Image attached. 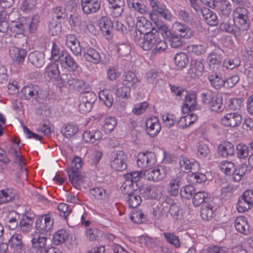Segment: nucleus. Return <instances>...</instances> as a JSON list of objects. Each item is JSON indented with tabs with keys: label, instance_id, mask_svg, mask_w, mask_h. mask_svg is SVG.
Returning <instances> with one entry per match:
<instances>
[{
	"label": "nucleus",
	"instance_id": "2",
	"mask_svg": "<svg viewBox=\"0 0 253 253\" xmlns=\"http://www.w3.org/2000/svg\"><path fill=\"white\" fill-rule=\"evenodd\" d=\"M149 5L152 10L149 13V17L152 21L156 23V16H159L167 21H171L173 15L167 5L160 3L157 0H149Z\"/></svg>",
	"mask_w": 253,
	"mask_h": 253
},
{
	"label": "nucleus",
	"instance_id": "23",
	"mask_svg": "<svg viewBox=\"0 0 253 253\" xmlns=\"http://www.w3.org/2000/svg\"><path fill=\"white\" fill-rule=\"evenodd\" d=\"M218 154L223 158L233 156L235 153L233 144L229 141H222L217 146Z\"/></svg>",
	"mask_w": 253,
	"mask_h": 253
},
{
	"label": "nucleus",
	"instance_id": "26",
	"mask_svg": "<svg viewBox=\"0 0 253 253\" xmlns=\"http://www.w3.org/2000/svg\"><path fill=\"white\" fill-rule=\"evenodd\" d=\"M234 226L239 232L248 235L250 233V226L247 218L244 216H239L234 221Z\"/></svg>",
	"mask_w": 253,
	"mask_h": 253
},
{
	"label": "nucleus",
	"instance_id": "40",
	"mask_svg": "<svg viewBox=\"0 0 253 253\" xmlns=\"http://www.w3.org/2000/svg\"><path fill=\"white\" fill-rule=\"evenodd\" d=\"M175 66L179 69H182L186 67L189 63V57L187 54L184 52L177 53L174 56Z\"/></svg>",
	"mask_w": 253,
	"mask_h": 253
},
{
	"label": "nucleus",
	"instance_id": "22",
	"mask_svg": "<svg viewBox=\"0 0 253 253\" xmlns=\"http://www.w3.org/2000/svg\"><path fill=\"white\" fill-rule=\"evenodd\" d=\"M180 168L181 171L184 172L198 171L200 169V165L195 160H190L186 157H181L180 161Z\"/></svg>",
	"mask_w": 253,
	"mask_h": 253
},
{
	"label": "nucleus",
	"instance_id": "37",
	"mask_svg": "<svg viewBox=\"0 0 253 253\" xmlns=\"http://www.w3.org/2000/svg\"><path fill=\"white\" fill-rule=\"evenodd\" d=\"M162 29L164 30L165 36L169 38L170 45L172 47L177 48L182 45V41L178 36L174 35L171 33L169 28L165 25L162 27Z\"/></svg>",
	"mask_w": 253,
	"mask_h": 253
},
{
	"label": "nucleus",
	"instance_id": "27",
	"mask_svg": "<svg viewBox=\"0 0 253 253\" xmlns=\"http://www.w3.org/2000/svg\"><path fill=\"white\" fill-rule=\"evenodd\" d=\"M185 116L181 117L176 124L177 127L184 129L193 125L198 120V116L196 114H186Z\"/></svg>",
	"mask_w": 253,
	"mask_h": 253
},
{
	"label": "nucleus",
	"instance_id": "4",
	"mask_svg": "<svg viewBox=\"0 0 253 253\" xmlns=\"http://www.w3.org/2000/svg\"><path fill=\"white\" fill-rule=\"evenodd\" d=\"M83 165V161L81 158L75 156L68 170L70 181L72 184H78L82 180V176L80 173V169Z\"/></svg>",
	"mask_w": 253,
	"mask_h": 253
},
{
	"label": "nucleus",
	"instance_id": "35",
	"mask_svg": "<svg viewBox=\"0 0 253 253\" xmlns=\"http://www.w3.org/2000/svg\"><path fill=\"white\" fill-rule=\"evenodd\" d=\"M203 17L205 22L211 26L217 25L218 20L217 15L212 10L207 8L202 10Z\"/></svg>",
	"mask_w": 253,
	"mask_h": 253
},
{
	"label": "nucleus",
	"instance_id": "31",
	"mask_svg": "<svg viewBox=\"0 0 253 253\" xmlns=\"http://www.w3.org/2000/svg\"><path fill=\"white\" fill-rule=\"evenodd\" d=\"M8 153L13 158L16 164L21 166L24 165L22 156L19 149V142L16 139L13 140V145L9 149Z\"/></svg>",
	"mask_w": 253,
	"mask_h": 253
},
{
	"label": "nucleus",
	"instance_id": "14",
	"mask_svg": "<svg viewBox=\"0 0 253 253\" xmlns=\"http://www.w3.org/2000/svg\"><path fill=\"white\" fill-rule=\"evenodd\" d=\"M173 204V199L170 198H167L162 203L158 204L157 207L154 209V216L157 218L163 216H167V214L170 210V205Z\"/></svg>",
	"mask_w": 253,
	"mask_h": 253
},
{
	"label": "nucleus",
	"instance_id": "59",
	"mask_svg": "<svg viewBox=\"0 0 253 253\" xmlns=\"http://www.w3.org/2000/svg\"><path fill=\"white\" fill-rule=\"evenodd\" d=\"M237 156L240 159H245L249 156V147L243 143H239L236 146Z\"/></svg>",
	"mask_w": 253,
	"mask_h": 253
},
{
	"label": "nucleus",
	"instance_id": "6",
	"mask_svg": "<svg viewBox=\"0 0 253 253\" xmlns=\"http://www.w3.org/2000/svg\"><path fill=\"white\" fill-rule=\"evenodd\" d=\"M197 106V93L194 91H186V95L181 107V113L189 114L196 109Z\"/></svg>",
	"mask_w": 253,
	"mask_h": 253
},
{
	"label": "nucleus",
	"instance_id": "30",
	"mask_svg": "<svg viewBox=\"0 0 253 253\" xmlns=\"http://www.w3.org/2000/svg\"><path fill=\"white\" fill-rule=\"evenodd\" d=\"M204 69L203 61L196 60L193 63L191 64L188 73L191 78L194 79L202 75Z\"/></svg>",
	"mask_w": 253,
	"mask_h": 253
},
{
	"label": "nucleus",
	"instance_id": "56",
	"mask_svg": "<svg viewBox=\"0 0 253 253\" xmlns=\"http://www.w3.org/2000/svg\"><path fill=\"white\" fill-rule=\"evenodd\" d=\"M25 25L21 23L17 22L11 24L10 31L11 35L15 37L18 35H22L24 33Z\"/></svg>",
	"mask_w": 253,
	"mask_h": 253
},
{
	"label": "nucleus",
	"instance_id": "39",
	"mask_svg": "<svg viewBox=\"0 0 253 253\" xmlns=\"http://www.w3.org/2000/svg\"><path fill=\"white\" fill-rule=\"evenodd\" d=\"M208 80L211 86L216 89L221 88L225 85V81L221 75L216 73H212L208 77Z\"/></svg>",
	"mask_w": 253,
	"mask_h": 253
},
{
	"label": "nucleus",
	"instance_id": "24",
	"mask_svg": "<svg viewBox=\"0 0 253 253\" xmlns=\"http://www.w3.org/2000/svg\"><path fill=\"white\" fill-rule=\"evenodd\" d=\"M60 64L61 67L72 71L77 70L79 68L75 60L68 52H62V57L60 60Z\"/></svg>",
	"mask_w": 253,
	"mask_h": 253
},
{
	"label": "nucleus",
	"instance_id": "54",
	"mask_svg": "<svg viewBox=\"0 0 253 253\" xmlns=\"http://www.w3.org/2000/svg\"><path fill=\"white\" fill-rule=\"evenodd\" d=\"M155 45V48L151 51V56L164 52L168 48L166 42L164 40H160L159 38Z\"/></svg>",
	"mask_w": 253,
	"mask_h": 253
},
{
	"label": "nucleus",
	"instance_id": "53",
	"mask_svg": "<svg viewBox=\"0 0 253 253\" xmlns=\"http://www.w3.org/2000/svg\"><path fill=\"white\" fill-rule=\"evenodd\" d=\"M62 52H65L61 51L56 43L53 42L52 43L50 60L54 62H59L62 57Z\"/></svg>",
	"mask_w": 253,
	"mask_h": 253
},
{
	"label": "nucleus",
	"instance_id": "7",
	"mask_svg": "<svg viewBox=\"0 0 253 253\" xmlns=\"http://www.w3.org/2000/svg\"><path fill=\"white\" fill-rule=\"evenodd\" d=\"M159 37V33L150 32L148 34H144L142 39H135L136 43L144 50H149L151 49L157 42Z\"/></svg>",
	"mask_w": 253,
	"mask_h": 253
},
{
	"label": "nucleus",
	"instance_id": "33",
	"mask_svg": "<svg viewBox=\"0 0 253 253\" xmlns=\"http://www.w3.org/2000/svg\"><path fill=\"white\" fill-rule=\"evenodd\" d=\"M64 76H66L67 77H68L69 76L70 77L69 78H68V81L67 82L70 87L75 90H81L84 86L85 82L83 80H80L75 78H71V75L63 74L62 75V77L61 78V84H62V85L60 86V87H61L66 82L64 81L63 78V77Z\"/></svg>",
	"mask_w": 253,
	"mask_h": 253
},
{
	"label": "nucleus",
	"instance_id": "3",
	"mask_svg": "<svg viewBox=\"0 0 253 253\" xmlns=\"http://www.w3.org/2000/svg\"><path fill=\"white\" fill-rule=\"evenodd\" d=\"M202 102L208 106L209 110L212 112L217 113L221 111L223 106V98L215 93L208 91L201 94Z\"/></svg>",
	"mask_w": 253,
	"mask_h": 253
},
{
	"label": "nucleus",
	"instance_id": "47",
	"mask_svg": "<svg viewBox=\"0 0 253 253\" xmlns=\"http://www.w3.org/2000/svg\"><path fill=\"white\" fill-rule=\"evenodd\" d=\"M112 5L111 7V15L112 17L118 18L121 16L125 5V1L122 0L115 2L114 3H110Z\"/></svg>",
	"mask_w": 253,
	"mask_h": 253
},
{
	"label": "nucleus",
	"instance_id": "36",
	"mask_svg": "<svg viewBox=\"0 0 253 253\" xmlns=\"http://www.w3.org/2000/svg\"><path fill=\"white\" fill-rule=\"evenodd\" d=\"M127 4L130 8L141 14H146L148 12V9L142 0H127Z\"/></svg>",
	"mask_w": 253,
	"mask_h": 253
},
{
	"label": "nucleus",
	"instance_id": "62",
	"mask_svg": "<svg viewBox=\"0 0 253 253\" xmlns=\"http://www.w3.org/2000/svg\"><path fill=\"white\" fill-rule=\"evenodd\" d=\"M194 194L192 201L193 205L196 207L199 206L203 203L208 195L207 193L204 191H199Z\"/></svg>",
	"mask_w": 253,
	"mask_h": 253
},
{
	"label": "nucleus",
	"instance_id": "57",
	"mask_svg": "<svg viewBox=\"0 0 253 253\" xmlns=\"http://www.w3.org/2000/svg\"><path fill=\"white\" fill-rule=\"evenodd\" d=\"M219 167L221 171L226 175H230L232 173L235 168L234 164L228 161H223L220 163Z\"/></svg>",
	"mask_w": 253,
	"mask_h": 253
},
{
	"label": "nucleus",
	"instance_id": "55",
	"mask_svg": "<svg viewBox=\"0 0 253 253\" xmlns=\"http://www.w3.org/2000/svg\"><path fill=\"white\" fill-rule=\"evenodd\" d=\"M213 212V207L211 205H203L201 210V216L203 219L209 220L212 217Z\"/></svg>",
	"mask_w": 253,
	"mask_h": 253
},
{
	"label": "nucleus",
	"instance_id": "10",
	"mask_svg": "<svg viewBox=\"0 0 253 253\" xmlns=\"http://www.w3.org/2000/svg\"><path fill=\"white\" fill-rule=\"evenodd\" d=\"M157 161L155 154L151 152L140 153L137 156V164L142 169L152 166Z\"/></svg>",
	"mask_w": 253,
	"mask_h": 253
},
{
	"label": "nucleus",
	"instance_id": "1",
	"mask_svg": "<svg viewBox=\"0 0 253 253\" xmlns=\"http://www.w3.org/2000/svg\"><path fill=\"white\" fill-rule=\"evenodd\" d=\"M231 16L233 23L242 33L248 30L250 25V12L244 6H238L232 10Z\"/></svg>",
	"mask_w": 253,
	"mask_h": 253
},
{
	"label": "nucleus",
	"instance_id": "44",
	"mask_svg": "<svg viewBox=\"0 0 253 253\" xmlns=\"http://www.w3.org/2000/svg\"><path fill=\"white\" fill-rule=\"evenodd\" d=\"M32 225V218L28 216H23L19 222V227L20 230L25 233H27L31 230Z\"/></svg>",
	"mask_w": 253,
	"mask_h": 253
},
{
	"label": "nucleus",
	"instance_id": "11",
	"mask_svg": "<svg viewBox=\"0 0 253 253\" xmlns=\"http://www.w3.org/2000/svg\"><path fill=\"white\" fill-rule=\"evenodd\" d=\"M101 0H81V7L85 15L97 12L101 8Z\"/></svg>",
	"mask_w": 253,
	"mask_h": 253
},
{
	"label": "nucleus",
	"instance_id": "63",
	"mask_svg": "<svg viewBox=\"0 0 253 253\" xmlns=\"http://www.w3.org/2000/svg\"><path fill=\"white\" fill-rule=\"evenodd\" d=\"M166 240L168 242L173 245L175 248H178L180 246L179 237L174 233L165 232L163 233Z\"/></svg>",
	"mask_w": 253,
	"mask_h": 253
},
{
	"label": "nucleus",
	"instance_id": "64",
	"mask_svg": "<svg viewBox=\"0 0 253 253\" xmlns=\"http://www.w3.org/2000/svg\"><path fill=\"white\" fill-rule=\"evenodd\" d=\"M131 90L127 86L122 85V86L116 89L115 94L117 97L124 99H128L130 98L131 96Z\"/></svg>",
	"mask_w": 253,
	"mask_h": 253
},
{
	"label": "nucleus",
	"instance_id": "45",
	"mask_svg": "<svg viewBox=\"0 0 253 253\" xmlns=\"http://www.w3.org/2000/svg\"><path fill=\"white\" fill-rule=\"evenodd\" d=\"M248 169L247 164H242L233 170V178L235 181H239L245 175Z\"/></svg>",
	"mask_w": 253,
	"mask_h": 253
},
{
	"label": "nucleus",
	"instance_id": "49",
	"mask_svg": "<svg viewBox=\"0 0 253 253\" xmlns=\"http://www.w3.org/2000/svg\"><path fill=\"white\" fill-rule=\"evenodd\" d=\"M220 29L222 31L233 34L236 37L240 36L242 33L239 29H237V28L234 23L231 24L228 22L222 23L220 25Z\"/></svg>",
	"mask_w": 253,
	"mask_h": 253
},
{
	"label": "nucleus",
	"instance_id": "15",
	"mask_svg": "<svg viewBox=\"0 0 253 253\" xmlns=\"http://www.w3.org/2000/svg\"><path fill=\"white\" fill-rule=\"evenodd\" d=\"M65 44L74 54L76 56L82 55V49L80 42L74 34H68L65 37Z\"/></svg>",
	"mask_w": 253,
	"mask_h": 253
},
{
	"label": "nucleus",
	"instance_id": "21",
	"mask_svg": "<svg viewBox=\"0 0 253 253\" xmlns=\"http://www.w3.org/2000/svg\"><path fill=\"white\" fill-rule=\"evenodd\" d=\"M139 82L140 80L133 71H127L123 75L122 85L127 86L131 90L135 88Z\"/></svg>",
	"mask_w": 253,
	"mask_h": 253
},
{
	"label": "nucleus",
	"instance_id": "13",
	"mask_svg": "<svg viewBox=\"0 0 253 253\" xmlns=\"http://www.w3.org/2000/svg\"><path fill=\"white\" fill-rule=\"evenodd\" d=\"M103 137L102 131L97 128L90 127L83 133V139L86 143H95Z\"/></svg>",
	"mask_w": 253,
	"mask_h": 253
},
{
	"label": "nucleus",
	"instance_id": "43",
	"mask_svg": "<svg viewBox=\"0 0 253 253\" xmlns=\"http://www.w3.org/2000/svg\"><path fill=\"white\" fill-rule=\"evenodd\" d=\"M69 237V232L64 229L58 230L52 237V242L55 245H60L64 242Z\"/></svg>",
	"mask_w": 253,
	"mask_h": 253
},
{
	"label": "nucleus",
	"instance_id": "29",
	"mask_svg": "<svg viewBox=\"0 0 253 253\" xmlns=\"http://www.w3.org/2000/svg\"><path fill=\"white\" fill-rule=\"evenodd\" d=\"M20 215L14 211L7 212L4 218L5 226L10 230L15 229L18 225V220Z\"/></svg>",
	"mask_w": 253,
	"mask_h": 253
},
{
	"label": "nucleus",
	"instance_id": "61",
	"mask_svg": "<svg viewBox=\"0 0 253 253\" xmlns=\"http://www.w3.org/2000/svg\"><path fill=\"white\" fill-rule=\"evenodd\" d=\"M134 185L132 182L126 179L125 182L122 185L121 190L124 194L129 195L133 193V192L136 189L137 186L135 187Z\"/></svg>",
	"mask_w": 253,
	"mask_h": 253
},
{
	"label": "nucleus",
	"instance_id": "19",
	"mask_svg": "<svg viewBox=\"0 0 253 253\" xmlns=\"http://www.w3.org/2000/svg\"><path fill=\"white\" fill-rule=\"evenodd\" d=\"M172 28L174 32L181 38L188 39L193 35V31L189 26L180 22H175Z\"/></svg>",
	"mask_w": 253,
	"mask_h": 253
},
{
	"label": "nucleus",
	"instance_id": "58",
	"mask_svg": "<svg viewBox=\"0 0 253 253\" xmlns=\"http://www.w3.org/2000/svg\"><path fill=\"white\" fill-rule=\"evenodd\" d=\"M195 193V187L191 185H187L181 187L180 190V196L185 199H190Z\"/></svg>",
	"mask_w": 253,
	"mask_h": 253
},
{
	"label": "nucleus",
	"instance_id": "60",
	"mask_svg": "<svg viewBox=\"0 0 253 253\" xmlns=\"http://www.w3.org/2000/svg\"><path fill=\"white\" fill-rule=\"evenodd\" d=\"M207 47L202 44H191L187 46V50L189 53H192L197 55L205 53Z\"/></svg>",
	"mask_w": 253,
	"mask_h": 253
},
{
	"label": "nucleus",
	"instance_id": "51",
	"mask_svg": "<svg viewBox=\"0 0 253 253\" xmlns=\"http://www.w3.org/2000/svg\"><path fill=\"white\" fill-rule=\"evenodd\" d=\"M126 201L130 208H135L138 207L142 202L141 197L134 193L127 195Z\"/></svg>",
	"mask_w": 253,
	"mask_h": 253
},
{
	"label": "nucleus",
	"instance_id": "16",
	"mask_svg": "<svg viewBox=\"0 0 253 253\" xmlns=\"http://www.w3.org/2000/svg\"><path fill=\"white\" fill-rule=\"evenodd\" d=\"M83 52V56L87 62L96 65L101 62L100 53L93 47L89 46L84 48Z\"/></svg>",
	"mask_w": 253,
	"mask_h": 253
},
{
	"label": "nucleus",
	"instance_id": "12",
	"mask_svg": "<svg viewBox=\"0 0 253 253\" xmlns=\"http://www.w3.org/2000/svg\"><path fill=\"white\" fill-rule=\"evenodd\" d=\"M22 236L20 234H14L8 240L9 246L14 251L15 253H26V247L22 240Z\"/></svg>",
	"mask_w": 253,
	"mask_h": 253
},
{
	"label": "nucleus",
	"instance_id": "41",
	"mask_svg": "<svg viewBox=\"0 0 253 253\" xmlns=\"http://www.w3.org/2000/svg\"><path fill=\"white\" fill-rule=\"evenodd\" d=\"M99 99L108 108L111 107L114 102V98L111 91L106 89L99 92Z\"/></svg>",
	"mask_w": 253,
	"mask_h": 253
},
{
	"label": "nucleus",
	"instance_id": "46",
	"mask_svg": "<svg viewBox=\"0 0 253 253\" xmlns=\"http://www.w3.org/2000/svg\"><path fill=\"white\" fill-rule=\"evenodd\" d=\"M180 179L178 177L171 179L168 186V191L172 196H177L179 192Z\"/></svg>",
	"mask_w": 253,
	"mask_h": 253
},
{
	"label": "nucleus",
	"instance_id": "28",
	"mask_svg": "<svg viewBox=\"0 0 253 253\" xmlns=\"http://www.w3.org/2000/svg\"><path fill=\"white\" fill-rule=\"evenodd\" d=\"M9 54L13 61L21 64L24 61L26 51L24 49L12 46L9 48Z\"/></svg>",
	"mask_w": 253,
	"mask_h": 253
},
{
	"label": "nucleus",
	"instance_id": "8",
	"mask_svg": "<svg viewBox=\"0 0 253 253\" xmlns=\"http://www.w3.org/2000/svg\"><path fill=\"white\" fill-rule=\"evenodd\" d=\"M144 175L148 180L155 182L160 181L166 177L167 169L166 167L164 166H159L146 171Z\"/></svg>",
	"mask_w": 253,
	"mask_h": 253
},
{
	"label": "nucleus",
	"instance_id": "18",
	"mask_svg": "<svg viewBox=\"0 0 253 253\" xmlns=\"http://www.w3.org/2000/svg\"><path fill=\"white\" fill-rule=\"evenodd\" d=\"M145 125L147 133L152 137L156 136L161 130V124L156 117L149 118L146 121Z\"/></svg>",
	"mask_w": 253,
	"mask_h": 253
},
{
	"label": "nucleus",
	"instance_id": "9",
	"mask_svg": "<svg viewBox=\"0 0 253 253\" xmlns=\"http://www.w3.org/2000/svg\"><path fill=\"white\" fill-rule=\"evenodd\" d=\"M242 122V117L238 113H228L221 119L222 126L227 127H235L239 126Z\"/></svg>",
	"mask_w": 253,
	"mask_h": 253
},
{
	"label": "nucleus",
	"instance_id": "50",
	"mask_svg": "<svg viewBox=\"0 0 253 253\" xmlns=\"http://www.w3.org/2000/svg\"><path fill=\"white\" fill-rule=\"evenodd\" d=\"M79 127L77 125L70 123L65 125L62 130V132L66 137H70L78 133Z\"/></svg>",
	"mask_w": 253,
	"mask_h": 253
},
{
	"label": "nucleus",
	"instance_id": "38",
	"mask_svg": "<svg viewBox=\"0 0 253 253\" xmlns=\"http://www.w3.org/2000/svg\"><path fill=\"white\" fill-rule=\"evenodd\" d=\"M207 61L209 68L213 71H215L220 66L221 59L218 53L213 52L209 54Z\"/></svg>",
	"mask_w": 253,
	"mask_h": 253
},
{
	"label": "nucleus",
	"instance_id": "20",
	"mask_svg": "<svg viewBox=\"0 0 253 253\" xmlns=\"http://www.w3.org/2000/svg\"><path fill=\"white\" fill-rule=\"evenodd\" d=\"M47 233L39 234L38 238L32 239L33 246L37 248V253H47Z\"/></svg>",
	"mask_w": 253,
	"mask_h": 253
},
{
	"label": "nucleus",
	"instance_id": "34",
	"mask_svg": "<svg viewBox=\"0 0 253 253\" xmlns=\"http://www.w3.org/2000/svg\"><path fill=\"white\" fill-rule=\"evenodd\" d=\"M44 56L43 52L36 51L29 54L28 60L35 67L40 68L45 63Z\"/></svg>",
	"mask_w": 253,
	"mask_h": 253
},
{
	"label": "nucleus",
	"instance_id": "25",
	"mask_svg": "<svg viewBox=\"0 0 253 253\" xmlns=\"http://www.w3.org/2000/svg\"><path fill=\"white\" fill-rule=\"evenodd\" d=\"M136 28L141 34L143 35L152 32L153 29L151 22L144 16L137 18Z\"/></svg>",
	"mask_w": 253,
	"mask_h": 253
},
{
	"label": "nucleus",
	"instance_id": "5",
	"mask_svg": "<svg viewBox=\"0 0 253 253\" xmlns=\"http://www.w3.org/2000/svg\"><path fill=\"white\" fill-rule=\"evenodd\" d=\"M127 157L123 151H115L112 152L110 158V165L113 169L123 171L126 168Z\"/></svg>",
	"mask_w": 253,
	"mask_h": 253
},
{
	"label": "nucleus",
	"instance_id": "32",
	"mask_svg": "<svg viewBox=\"0 0 253 253\" xmlns=\"http://www.w3.org/2000/svg\"><path fill=\"white\" fill-rule=\"evenodd\" d=\"M16 196V191L10 188L0 190V204H6L12 202Z\"/></svg>",
	"mask_w": 253,
	"mask_h": 253
},
{
	"label": "nucleus",
	"instance_id": "42",
	"mask_svg": "<svg viewBox=\"0 0 253 253\" xmlns=\"http://www.w3.org/2000/svg\"><path fill=\"white\" fill-rule=\"evenodd\" d=\"M47 223V214H44L40 216L35 222V225L37 229L39 231V234L47 233L46 230Z\"/></svg>",
	"mask_w": 253,
	"mask_h": 253
},
{
	"label": "nucleus",
	"instance_id": "48",
	"mask_svg": "<svg viewBox=\"0 0 253 253\" xmlns=\"http://www.w3.org/2000/svg\"><path fill=\"white\" fill-rule=\"evenodd\" d=\"M116 125L117 121L114 117L106 118L102 126L103 130L105 133H110L114 129Z\"/></svg>",
	"mask_w": 253,
	"mask_h": 253
},
{
	"label": "nucleus",
	"instance_id": "52",
	"mask_svg": "<svg viewBox=\"0 0 253 253\" xmlns=\"http://www.w3.org/2000/svg\"><path fill=\"white\" fill-rule=\"evenodd\" d=\"M37 93V87L33 85L25 86L21 90L22 97L25 99H29Z\"/></svg>",
	"mask_w": 253,
	"mask_h": 253
},
{
	"label": "nucleus",
	"instance_id": "17",
	"mask_svg": "<svg viewBox=\"0 0 253 253\" xmlns=\"http://www.w3.org/2000/svg\"><path fill=\"white\" fill-rule=\"evenodd\" d=\"M99 27L103 35L107 39L111 37V32L113 27V23L107 16H102L99 20Z\"/></svg>",
	"mask_w": 253,
	"mask_h": 253
}]
</instances>
